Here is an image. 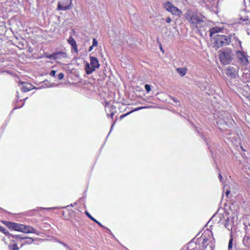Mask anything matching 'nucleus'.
<instances>
[{"label":"nucleus","instance_id":"nucleus-1","mask_svg":"<svg viewBox=\"0 0 250 250\" xmlns=\"http://www.w3.org/2000/svg\"><path fill=\"white\" fill-rule=\"evenodd\" d=\"M185 18L193 28H197L201 26L203 22V16L199 13L188 11L185 14Z\"/></svg>","mask_w":250,"mask_h":250},{"label":"nucleus","instance_id":"nucleus-2","mask_svg":"<svg viewBox=\"0 0 250 250\" xmlns=\"http://www.w3.org/2000/svg\"><path fill=\"white\" fill-rule=\"evenodd\" d=\"M234 57L232 50L229 48H225L218 52V57L221 62H229Z\"/></svg>","mask_w":250,"mask_h":250},{"label":"nucleus","instance_id":"nucleus-3","mask_svg":"<svg viewBox=\"0 0 250 250\" xmlns=\"http://www.w3.org/2000/svg\"><path fill=\"white\" fill-rule=\"evenodd\" d=\"M215 40L214 46L218 48L221 46L229 44L231 42L230 36H226L217 34L213 37Z\"/></svg>","mask_w":250,"mask_h":250},{"label":"nucleus","instance_id":"nucleus-4","mask_svg":"<svg viewBox=\"0 0 250 250\" xmlns=\"http://www.w3.org/2000/svg\"><path fill=\"white\" fill-rule=\"evenodd\" d=\"M201 237L203 240L202 242L203 247H207L214 240L212 232L209 230L205 231Z\"/></svg>","mask_w":250,"mask_h":250},{"label":"nucleus","instance_id":"nucleus-5","mask_svg":"<svg viewBox=\"0 0 250 250\" xmlns=\"http://www.w3.org/2000/svg\"><path fill=\"white\" fill-rule=\"evenodd\" d=\"M164 7L167 11L170 12L173 15L180 16L182 14L181 11L169 1L165 3Z\"/></svg>","mask_w":250,"mask_h":250},{"label":"nucleus","instance_id":"nucleus-6","mask_svg":"<svg viewBox=\"0 0 250 250\" xmlns=\"http://www.w3.org/2000/svg\"><path fill=\"white\" fill-rule=\"evenodd\" d=\"M72 0H59L58 3L57 10L66 11L71 8Z\"/></svg>","mask_w":250,"mask_h":250},{"label":"nucleus","instance_id":"nucleus-7","mask_svg":"<svg viewBox=\"0 0 250 250\" xmlns=\"http://www.w3.org/2000/svg\"><path fill=\"white\" fill-rule=\"evenodd\" d=\"M5 224L10 229L22 232L23 224L6 221Z\"/></svg>","mask_w":250,"mask_h":250},{"label":"nucleus","instance_id":"nucleus-8","mask_svg":"<svg viewBox=\"0 0 250 250\" xmlns=\"http://www.w3.org/2000/svg\"><path fill=\"white\" fill-rule=\"evenodd\" d=\"M100 66L99 63H86L85 70L87 74H91L96 68Z\"/></svg>","mask_w":250,"mask_h":250},{"label":"nucleus","instance_id":"nucleus-9","mask_svg":"<svg viewBox=\"0 0 250 250\" xmlns=\"http://www.w3.org/2000/svg\"><path fill=\"white\" fill-rule=\"evenodd\" d=\"M238 69V67L229 66L227 68L226 74L231 78H235Z\"/></svg>","mask_w":250,"mask_h":250},{"label":"nucleus","instance_id":"nucleus-10","mask_svg":"<svg viewBox=\"0 0 250 250\" xmlns=\"http://www.w3.org/2000/svg\"><path fill=\"white\" fill-rule=\"evenodd\" d=\"M236 57L238 61L240 62H248L247 54L241 51H237L236 53Z\"/></svg>","mask_w":250,"mask_h":250},{"label":"nucleus","instance_id":"nucleus-11","mask_svg":"<svg viewBox=\"0 0 250 250\" xmlns=\"http://www.w3.org/2000/svg\"><path fill=\"white\" fill-rule=\"evenodd\" d=\"M25 233H35L38 234V231L32 227L28 225H23L22 232Z\"/></svg>","mask_w":250,"mask_h":250},{"label":"nucleus","instance_id":"nucleus-12","mask_svg":"<svg viewBox=\"0 0 250 250\" xmlns=\"http://www.w3.org/2000/svg\"><path fill=\"white\" fill-rule=\"evenodd\" d=\"M67 42L69 43V44H70L71 46L72 51L77 53L78 50L77 48V43L74 39L71 36L67 40Z\"/></svg>","mask_w":250,"mask_h":250},{"label":"nucleus","instance_id":"nucleus-13","mask_svg":"<svg viewBox=\"0 0 250 250\" xmlns=\"http://www.w3.org/2000/svg\"><path fill=\"white\" fill-rule=\"evenodd\" d=\"M105 110L107 112V116H110L111 118H113L115 112V107L112 105H106L105 106Z\"/></svg>","mask_w":250,"mask_h":250},{"label":"nucleus","instance_id":"nucleus-14","mask_svg":"<svg viewBox=\"0 0 250 250\" xmlns=\"http://www.w3.org/2000/svg\"><path fill=\"white\" fill-rule=\"evenodd\" d=\"M21 84H23V86L21 87V89L22 91L24 92L29 91L32 89V85H31L30 83L22 82L21 83Z\"/></svg>","mask_w":250,"mask_h":250},{"label":"nucleus","instance_id":"nucleus-15","mask_svg":"<svg viewBox=\"0 0 250 250\" xmlns=\"http://www.w3.org/2000/svg\"><path fill=\"white\" fill-rule=\"evenodd\" d=\"M55 60H62L67 57V54L64 52L60 51L55 53Z\"/></svg>","mask_w":250,"mask_h":250},{"label":"nucleus","instance_id":"nucleus-16","mask_svg":"<svg viewBox=\"0 0 250 250\" xmlns=\"http://www.w3.org/2000/svg\"><path fill=\"white\" fill-rule=\"evenodd\" d=\"M221 29L218 27H214L211 28L209 30V35L211 37L213 38V37L215 35V34L219 33L221 31Z\"/></svg>","mask_w":250,"mask_h":250},{"label":"nucleus","instance_id":"nucleus-17","mask_svg":"<svg viewBox=\"0 0 250 250\" xmlns=\"http://www.w3.org/2000/svg\"><path fill=\"white\" fill-rule=\"evenodd\" d=\"M176 71L181 77H183L186 74L187 69L186 67H178L176 69Z\"/></svg>","mask_w":250,"mask_h":250},{"label":"nucleus","instance_id":"nucleus-18","mask_svg":"<svg viewBox=\"0 0 250 250\" xmlns=\"http://www.w3.org/2000/svg\"><path fill=\"white\" fill-rule=\"evenodd\" d=\"M24 239H23V240H25V241H24V243H23V244H22L21 245V247H22L24 245L31 244L32 243H33V242H34V240L32 238H30V237H24Z\"/></svg>","mask_w":250,"mask_h":250},{"label":"nucleus","instance_id":"nucleus-19","mask_svg":"<svg viewBox=\"0 0 250 250\" xmlns=\"http://www.w3.org/2000/svg\"><path fill=\"white\" fill-rule=\"evenodd\" d=\"M85 214L89 218H90L92 220H93V221H94L95 223H96L97 224H98L100 226H101V227H103V225L99 222H98L97 220H96L95 218H94L89 213L86 211H85Z\"/></svg>","mask_w":250,"mask_h":250},{"label":"nucleus","instance_id":"nucleus-20","mask_svg":"<svg viewBox=\"0 0 250 250\" xmlns=\"http://www.w3.org/2000/svg\"><path fill=\"white\" fill-rule=\"evenodd\" d=\"M0 231L2 232L4 234L7 235L8 238H10L11 233H10L5 228L0 226Z\"/></svg>","mask_w":250,"mask_h":250},{"label":"nucleus","instance_id":"nucleus-21","mask_svg":"<svg viewBox=\"0 0 250 250\" xmlns=\"http://www.w3.org/2000/svg\"><path fill=\"white\" fill-rule=\"evenodd\" d=\"M9 248L10 250H19V248L18 247L17 244H14L13 245H10L9 246Z\"/></svg>","mask_w":250,"mask_h":250},{"label":"nucleus","instance_id":"nucleus-22","mask_svg":"<svg viewBox=\"0 0 250 250\" xmlns=\"http://www.w3.org/2000/svg\"><path fill=\"white\" fill-rule=\"evenodd\" d=\"M11 237L16 239H20L21 240L24 239V238L22 237L21 235H13L11 234L10 237Z\"/></svg>","mask_w":250,"mask_h":250},{"label":"nucleus","instance_id":"nucleus-23","mask_svg":"<svg viewBox=\"0 0 250 250\" xmlns=\"http://www.w3.org/2000/svg\"><path fill=\"white\" fill-rule=\"evenodd\" d=\"M46 58L52 60H55V53L51 55H46Z\"/></svg>","mask_w":250,"mask_h":250},{"label":"nucleus","instance_id":"nucleus-24","mask_svg":"<svg viewBox=\"0 0 250 250\" xmlns=\"http://www.w3.org/2000/svg\"><path fill=\"white\" fill-rule=\"evenodd\" d=\"M224 121L225 122V123L226 124V125H229V123H231V120L229 118H224Z\"/></svg>","mask_w":250,"mask_h":250},{"label":"nucleus","instance_id":"nucleus-25","mask_svg":"<svg viewBox=\"0 0 250 250\" xmlns=\"http://www.w3.org/2000/svg\"><path fill=\"white\" fill-rule=\"evenodd\" d=\"M90 62H98V61L96 57H90Z\"/></svg>","mask_w":250,"mask_h":250},{"label":"nucleus","instance_id":"nucleus-26","mask_svg":"<svg viewBox=\"0 0 250 250\" xmlns=\"http://www.w3.org/2000/svg\"><path fill=\"white\" fill-rule=\"evenodd\" d=\"M224 189H226V195L227 196H228L229 195V194L230 193V190L229 189H228V186L227 185H225L224 186Z\"/></svg>","mask_w":250,"mask_h":250},{"label":"nucleus","instance_id":"nucleus-27","mask_svg":"<svg viewBox=\"0 0 250 250\" xmlns=\"http://www.w3.org/2000/svg\"><path fill=\"white\" fill-rule=\"evenodd\" d=\"M98 42L96 40V39L95 38H94L93 39V41H92L93 46H94V47L97 46L98 45Z\"/></svg>","mask_w":250,"mask_h":250},{"label":"nucleus","instance_id":"nucleus-28","mask_svg":"<svg viewBox=\"0 0 250 250\" xmlns=\"http://www.w3.org/2000/svg\"><path fill=\"white\" fill-rule=\"evenodd\" d=\"M145 89L147 92H149L151 90V86L149 84H146L145 86Z\"/></svg>","mask_w":250,"mask_h":250},{"label":"nucleus","instance_id":"nucleus-29","mask_svg":"<svg viewBox=\"0 0 250 250\" xmlns=\"http://www.w3.org/2000/svg\"><path fill=\"white\" fill-rule=\"evenodd\" d=\"M63 77H64V75L62 73H59V75H58V77L59 80H62L63 78Z\"/></svg>","mask_w":250,"mask_h":250},{"label":"nucleus","instance_id":"nucleus-30","mask_svg":"<svg viewBox=\"0 0 250 250\" xmlns=\"http://www.w3.org/2000/svg\"><path fill=\"white\" fill-rule=\"evenodd\" d=\"M232 239H230L229 241V246H228V248L229 249H231L232 248Z\"/></svg>","mask_w":250,"mask_h":250},{"label":"nucleus","instance_id":"nucleus-31","mask_svg":"<svg viewBox=\"0 0 250 250\" xmlns=\"http://www.w3.org/2000/svg\"><path fill=\"white\" fill-rule=\"evenodd\" d=\"M146 108V106H141V107L136 108L133 111H137L140 109H144V108Z\"/></svg>","mask_w":250,"mask_h":250},{"label":"nucleus","instance_id":"nucleus-32","mask_svg":"<svg viewBox=\"0 0 250 250\" xmlns=\"http://www.w3.org/2000/svg\"><path fill=\"white\" fill-rule=\"evenodd\" d=\"M166 21L167 23H169L171 22L172 20L170 17H168L167 18Z\"/></svg>","mask_w":250,"mask_h":250},{"label":"nucleus","instance_id":"nucleus-33","mask_svg":"<svg viewBox=\"0 0 250 250\" xmlns=\"http://www.w3.org/2000/svg\"><path fill=\"white\" fill-rule=\"evenodd\" d=\"M55 74H56V71L55 70H52L50 73V75L51 76H55Z\"/></svg>","mask_w":250,"mask_h":250},{"label":"nucleus","instance_id":"nucleus-34","mask_svg":"<svg viewBox=\"0 0 250 250\" xmlns=\"http://www.w3.org/2000/svg\"><path fill=\"white\" fill-rule=\"evenodd\" d=\"M133 111H130V112H128V113H126V114H124V115H122V116L120 117V118L122 119V118H124V117H125V116H127V115H128L129 114H130V113H131V112H133Z\"/></svg>","mask_w":250,"mask_h":250},{"label":"nucleus","instance_id":"nucleus-35","mask_svg":"<svg viewBox=\"0 0 250 250\" xmlns=\"http://www.w3.org/2000/svg\"><path fill=\"white\" fill-rule=\"evenodd\" d=\"M171 99L173 100V101L175 102V103H177L178 102V100H177L175 98H173V97H171Z\"/></svg>","mask_w":250,"mask_h":250},{"label":"nucleus","instance_id":"nucleus-36","mask_svg":"<svg viewBox=\"0 0 250 250\" xmlns=\"http://www.w3.org/2000/svg\"><path fill=\"white\" fill-rule=\"evenodd\" d=\"M94 46H93V45H92L91 46H90L89 48V49H88V51H91L92 49H93V48Z\"/></svg>","mask_w":250,"mask_h":250},{"label":"nucleus","instance_id":"nucleus-37","mask_svg":"<svg viewBox=\"0 0 250 250\" xmlns=\"http://www.w3.org/2000/svg\"><path fill=\"white\" fill-rule=\"evenodd\" d=\"M219 179H220V181H221V180H222V175H221V174H219Z\"/></svg>","mask_w":250,"mask_h":250},{"label":"nucleus","instance_id":"nucleus-38","mask_svg":"<svg viewBox=\"0 0 250 250\" xmlns=\"http://www.w3.org/2000/svg\"><path fill=\"white\" fill-rule=\"evenodd\" d=\"M208 2H209L210 3H212L215 0H207Z\"/></svg>","mask_w":250,"mask_h":250},{"label":"nucleus","instance_id":"nucleus-39","mask_svg":"<svg viewBox=\"0 0 250 250\" xmlns=\"http://www.w3.org/2000/svg\"><path fill=\"white\" fill-rule=\"evenodd\" d=\"M115 123V122H114L113 123V124L112 125L111 127V129H110V131H111V129L113 128V126H114V125Z\"/></svg>","mask_w":250,"mask_h":250},{"label":"nucleus","instance_id":"nucleus-40","mask_svg":"<svg viewBox=\"0 0 250 250\" xmlns=\"http://www.w3.org/2000/svg\"><path fill=\"white\" fill-rule=\"evenodd\" d=\"M225 227H226L227 229H229V225H228L226 224V225H225Z\"/></svg>","mask_w":250,"mask_h":250},{"label":"nucleus","instance_id":"nucleus-41","mask_svg":"<svg viewBox=\"0 0 250 250\" xmlns=\"http://www.w3.org/2000/svg\"><path fill=\"white\" fill-rule=\"evenodd\" d=\"M160 49L161 50H162L163 52H164V50H163V48H162V45H160Z\"/></svg>","mask_w":250,"mask_h":250},{"label":"nucleus","instance_id":"nucleus-42","mask_svg":"<svg viewBox=\"0 0 250 250\" xmlns=\"http://www.w3.org/2000/svg\"><path fill=\"white\" fill-rule=\"evenodd\" d=\"M239 44H240V45H241V41H239Z\"/></svg>","mask_w":250,"mask_h":250},{"label":"nucleus","instance_id":"nucleus-43","mask_svg":"<svg viewBox=\"0 0 250 250\" xmlns=\"http://www.w3.org/2000/svg\"><path fill=\"white\" fill-rule=\"evenodd\" d=\"M200 1H204L205 2V0H199Z\"/></svg>","mask_w":250,"mask_h":250}]
</instances>
